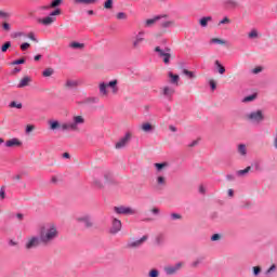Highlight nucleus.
<instances>
[{
	"mask_svg": "<svg viewBox=\"0 0 277 277\" xmlns=\"http://www.w3.org/2000/svg\"><path fill=\"white\" fill-rule=\"evenodd\" d=\"M39 237H41V243L49 246L53 243L57 237H60V229L55 223H44L39 228Z\"/></svg>",
	"mask_w": 277,
	"mask_h": 277,
	"instance_id": "nucleus-1",
	"label": "nucleus"
},
{
	"mask_svg": "<svg viewBox=\"0 0 277 277\" xmlns=\"http://www.w3.org/2000/svg\"><path fill=\"white\" fill-rule=\"evenodd\" d=\"M85 119L82 116H75L72 121L61 123V131H78L79 124H83Z\"/></svg>",
	"mask_w": 277,
	"mask_h": 277,
	"instance_id": "nucleus-2",
	"label": "nucleus"
},
{
	"mask_svg": "<svg viewBox=\"0 0 277 277\" xmlns=\"http://www.w3.org/2000/svg\"><path fill=\"white\" fill-rule=\"evenodd\" d=\"M246 119L249 122H251V124H261V122H263V120H265V115L263 114V110L258 109V110L248 113L246 115Z\"/></svg>",
	"mask_w": 277,
	"mask_h": 277,
	"instance_id": "nucleus-3",
	"label": "nucleus"
},
{
	"mask_svg": "<svg viewBox=\"0 0 277 277\" xmlns=\"http://www.w3.org/2000/svg\"><path fill=\"white\" fill-rule=\"evenodd\" d=\"M154 51L158 54V57H160L164 64H170V60L172 58V50L170 48L161 49V47H156Z\"/></svg>",
	"mask_w": 277,
	"mask_h": 277,
	"instance_id": "nucleus-4",
	"label": "nucleus"
},
{
	"mask_svg": "<svg viewBox=\"0 0 277 277\" xmlns=\"http://www.w3.org/2000/svg\"><path fill=\"white\" fill-rule=\"evenodd\" d=\"M183 265H185V263L176 262L175 264L164 266L163 272L166 276H176V274L183 269Z\"/></svg>",
	"mask_w": 277,
	"mask_h": 277,
	"instance_id": "nucleus-5",
	"label": "nucleus"
},
{
	"mask_svg": "<svg viewBox=\"0 0 277 277\" xmlns=\"http://www.w3.org/2000/svg\"><path fill=\"white\" fill-rule=\"evenodd\" d=\"M113 211L114 213H116V215H136L137 214V210L127 206H115L113 208Z\"/></svg>",
	"mask_w": 277,
	"mask_h": 277,
	"instance_id": "nucleus-6",
	"label": "nucleus"
},
{
	"mask_svg": "<svg viewBox=\"0 0 277 277\" xmlns=\"http://www.w3.org/2000/svg\"><path fill=\"white\" fill-rule=\"evenodd\" d=\"M40 243H42V239L40 236H31L27 239L25 243L26 250H36V248L40 247Z\"/></svg>",
	"mask_w": 277,
	"mask_h": 277,
	"instance_id": "nucleus-7",
	"label": "nucleus"
},
{
	"mask_svg": "<svg viewBox=\"0 0 277 277\" xmlns=\"http://www.w3.org/2000/svg\"><path fill=\"white\" fill-rule=\"evenodd\" d=\"M122 230V221L116 217L111 219V227L109 229L110 235H118Z\"/></svg>",
	"mask_w": 277,
	"mask_h": 277,
	"instance_id": "nucleus-8",
	"label": "nucleus"
},
{
	"mask_svg": "<svg viewBox=\"0 0 277 277\" xmlns=\"http://www.w3.org/2000/svg\"><path fill=\"white\" fill-rule=\"evenodd\" d=\"M131 132H127L126 135L123 137H121L115 145V148L117 150H121V148H126L127 144H129V142H131Z\"/></svg>",
	"mask_w": 277,
	"mask_h": 277,
	"instance_id": "nucleus-9",
	"label": "nucleus"
},
{
	"mask_svg": "<svg viewBox=\"0 0 277 277\" xmlns=\"http://www.w3.org/2000/svg\"><path fill=\"white\" fill-rule=\"evenodd\" d=\"M147 240H148V236H143L141 239H137V240H129L127 242V248H130V249L141 248V246H143L144 242Z\"/></svg>",
	"mask_w": 277,
	"mask_h": 277,
	"instance_id": "nucleus-10",
	"label": "nucleus"
},
{
	"mask_svg": "<svg viewBox=\"0 0 277 277\" xmlns=\"http://www.w3.org/2000/svg\"><path fill=\"white\" fill-rule=\"evenodd\" d=\"M77 222H80V224H84L87 228H92V226H94V222L92 221V216L90 214L79 216L77 219Z\"/></svg>",
	"mask_w": 277,
	"mask_h": 277,
	"instance_id": "nucleus-11",
	"label": "nucleus"
},
{
	"mask_svg": "<svg viewBox=\"0 0 277 277\" xmlns=\"http://www.w3.org/2000/svg\"><path fill=\"white\" fill-rule=\"evenodd\" d=\"M5 148H18L21 146H23V142H21V140H18L17 137H13L8 140L4 143Z\"/></svg>",
	"mask_w": 277,
	"mask_h": 277,
	"instance_id": "nucleus-12",
	"label": "nucleus"
},
{
	"mask_svg": "<svg viewBox=\"0 0 277 277\" xmlns=\"http://www.w3.org/2000/svg\"><path fill=\"white\" fill-rule=\"evenodd\" d=\"M237 154L242 159H246V157H248V146L243 143L238 144L237 145Z\"/></svg>",
	"mask_w": 277,
	"mask_h": 277,
	"instance_id": "nucleus-13",
	"label": "nucleus"
},
{
	"mask_svg": "<svg viewBox=\"0 0 277 277\" xmlns=\"http://www.w3.org/2000/svg\"><path fill=\"white\" fill-rule=\"evenodd\" d=\"M154 168L156 169L157 174L163 172L164 170H168L170 168V163L163 161V162H156L154 163Z\"/></svg>",
	"mask_w": 277,
	"mask_h": 277,
	"instance_id": "nucleus-14",
	"label": "nucleus"
},
{
	"mask_svg": "<svg viewBox=\"0 0 277 277\" xmlns=\"http://www.w3.org/2000/svg\"><path fill=\"white\" fill-rule=\"evenodd\" d=\"M161 18H168V14L157 15L154 18L147 19L145 22V27H153L157 21H161Z\"/></svg>",
	"mask_w": 277,
	"mask_h": 277,
	"instance_id": "nucleus-15",
	"label": "nucleus"
},
{
	"mask_svg": "<svg viewBox=\"0 0 277 277\" xmlns=\"http://www.w3.org/2000/svg\"><path fill=\"white\" fill-rule=\"evenodd\" d=\"M56 18L52 17V16H45L43 18H39L38 23H40L41 25H44L45 27H49V25H53V23H55Z\"/></svg>",
	"mask_w": 277,
	"mask_h": 277,
	"instance_id": "nucleus-16",
	"label": "nucleus"
},
{
	"mask_svg": "<svg viewBox=\"0 0 277 277\" xmlns=\"http://www.w3.org/2000/svg\"><path fill=\"white\" fill-rule=\"evenodd\" d=\"M174 92L175 90L172 87L167 85L162 89V96H164V98H172V96H174Z\"/></svg>",
	"mask_w": 277,
	"mask_h": 277,
	"instance_id": "nucleus-17",
	"label": "nucleus"
},
{
	"mask_svg": "<svg viewBox=\"0 0 277 277\" xmlns=\"http://www.w3.org/2000/svg\"><path fill=\"white\" fill-rule=\"evenodd\" d=\"M224 5L227 10H236V8H239V2L237 0H225Z\"/></svg>",
	"mask_w": 277,
	"mask_h": 277,
	"instance_id": "nucleus-18",
	"label": "nucleus"
},
{
	"mask_svg": "<svg viewBox=\"0 0 277 277\" xmlns=\"http://www.w3.org/2000/svg\"><path fill=\"white\" fill-rule=\"evenodd\" d=\"M211 21H213L212 16H203L199 19V25L202 28H207L209 27V23H211Z\"/></svg>",
	"mask_w": 277,
	"mask_h": 277,
	"instance_id": "nucleus-19",
	"label": "nucleus"
},
{
	"mask_svg": "<svg viewBox=\"0 0 277 277\" xmlns=\"http://www.w3.org/2000/svg\"><path fill=\"white\" fill-rule=\"evenodd\" d=\"M144 38H137L135 37L134 40L132 41V49L134 51H140L141 44L143 43Z\"/></svg>",
	"mask_w": 277,
	"mask_h": 277,
	"instance_id": "nucleus-20",
	"label": "nucleus"
},
{
	"mask_svg": "<svg viewBox=\"0 0 277 277\" xmlns=\"http://www.w3.org/2000/svg\"><path fill=\"white\" fill-rule=\"evenodd\" d=\"M98 0H74L75 5H94Z\"/></svg>",
	"mask_w": 277,
	"mask_h": 277,
	"instance_id": "nucleus-21",
	"label": "nucleus"
},
{
	"mask_svg": "<svg viewBox=\"0 0 277 277\" xmlns=\"http://www.w3.org/2000/svg\"><path fill=\"white\" fill-rule=\"evenodd\" d=\"M141 129L144 133H153L155 131V126L146 122L142 124Z\"/></svg>",
	"mask_w": 277,
	"mask_h": 277,
	"instance_id": "nucleus-22",
	"label": "nucleus"
},
{
	"mask_svg": "<svg viewBox=\"0 0 277 277\" xmlns=\"http://www.w3.org/2000/svg\"><path fill=\"white\" fill-rule=\"evenodd\" d=\"M169 78H170V83H172V85H179V75L173 74L172 71H169L168 74Z\"/></svg>",
	"mask_w": 277,
	"mask_h": 277,
	"instance_id": "nucleus-23",
	"label": "nucleus"
},
{
	"mask_svg": "<svg viewBox=\"0 0 277 277\" xmlns=\"http://www.w3.org/2000/svg\"><path fill=\"white\" fill-rule=\"evenodd\" d=\"M31 83V78L29 76L24 77L17 84V88H27Z\"/></svg>",
	"mask_w": 277,
	"mask_h": 277,
	"instance_id": "nucleus-24",
	"label": "nucleus"
},
{
	"mask_svg": "<svg viewBox=\"0 0 277 277\" xmlns=\"http://www.w3.org/2000/svg\"><path fill=\"white\" fill-rule=\"evenodd\" d=\"M49 124L51 131H57V129H62V123H60L57 120H50Z\"/></svg>",
	"mask_w": 277,
	"mask_h": 277,
	"instance_id": "nucleus-25",
	"label": "nucleus"
},
{
	"mask_svg": "<svg viewBox=\"0 0 277 277\" xmlns=\"http://www.w3.org/2000/svg\"><path fill=\"white\" fill-rule=\"evenodd\" d=\"M107 88H111L113 94H118V80H111L106 83Z\"/></svg>",
	"mask_w": 277,
	"mask_h": 277,
	"instance_id": "nucleus-26",
	"label": "nucleus"
},
{
	"mask_svg": "<svg viewBox=\"0 0 277 277\" xmlns=\"http://www.w3.org/2000/svg\"><path fill=\"white\" fill-rule=\"evenodd\" d=\"M214 66L217 70L219 75H224V72H226V67H224V65H222V63H220V61H215Z\"/></svg>",
	"mask_w": 277,
	"mask_h": 277,
	"instance_id": "nucleus-27",
	"label": "nucleus"
},
{
	"mask_svg": "<svg viewBox=\"0 0 277 277\" xmlns=\"http://www.w3.org/2000/svg\"><path fill=\"white\" fill-rule=\"evenodd\" d=\"M251 170H252V167H247L243 170H238V171H236V176H239V177L247 176Z\"/></svg>",
	"mask_w": 277,
	"mask_h": 277,
	"instance_id": "nucleus-28",
	"label": "nucleus"
},
{
	"mask_svg": "<svg viewBox=\"0 0 277 277\" xmlns=\"http://www.w3.org/2000/svg\"><path fill=\"white\" fill-rule=\"evenodd\" d=\"M156 185H157V187H166V176L158 175L156 177Z\"/></svg>",
	"mask_w": 277,
	"mask_h": 277,
	"instance_id": "nucleus-29",
	"label": "nucleus"
},
{
	"mask_svg": "<svg viewBox=\"0 0 277 277\" xmlns=\"http://www.w3.org/2000/svg\"><path fill=\"white\" fill-rule=\"evenodd\" d=\"M69 47H70V49H76L78 51H81V50L85 49L84 43H79L77 41H74V42L69 43Z\"/></svg>",
	"mask_w": 277,
	"mask_h": 277,
	"instance_id": "nucleus-30",
	"label": "nucleus"
},
{
	"mask_svg": "<svg viewBox=\"0 0 277 277\" xmlns=\"http://www.w3.org/2000/svg\"><path fill=\"white\" fill-rule=\"evenodd\" d=\"M253 101H256V93L243 97L241 103H253Z\"/></svg>",
	"mask_w": 277,
	"mask_h": 277,
	"instance_id": "nucleus-31",
	"label": "nucleus"
},
{
	"mask_svg": "<svg viewBox=\"0 0 277 277\" xmlns=\"http://www.w3.org/2000/svg\"><path fill=\"white\" fill-rule=\"evenodd\" d=\"M174 25V21H162L160 22V27H162L163 29H168L170 27H173Z\"/></svg>",
	"mask_w": 277,
	"mask_h": 277,
	"instance_id": "nucleus-32",
	"label": "nucleus"
},
{
	"mask_svg": "<svg viewBox=\"0 0 277 277\" xmlns=\"http://www.w3.org/2000/svg\"><path fill=\"white\" fill-rule=\"evenodd\" d=\"M65 85H66V88H69L70 90H72V88H77V85H79V81H77V80H67Z\"/></svg>",
	"mask_w": 277,
	"mask_h": 277,
	"instance_id": "nucleus-33",
	"label": "nucleus"
},
{
	"mask_svg": "<svg viewBox=\"0 0 277 277\" xmlns=\"http://www.w3.org/2000/svg\"><path fill=\"white\" fill-rule=\"evenodd\" d=\"M248 38L249 40H256L259 38V30L256 29H252L249 34H248Z\"/></svg>",
	"mask_w": 277,
	"mask_h": 277,
	"instance_id": "nucleus-34",
	"label": "nucleus"
},
{
	"mask_svg": "<svg viewBox=\"0 0 277 277\" xmlns=\"http://www.w3.org/2000/svg\"><path fill=\"white\" fill-rule=\"evenodd\" d=\"M64 3V0H52L50 3V8L52 9H60V5Z\"/></svg>",
	"mask_w": 277,
	"mask_h": 277,
	"instance_id": "nucleus-35",
	"label": "nucleus"
},
{
	"mask_svg": "<svg viewBox=\"0 0 277 277\" xmlns=\"http://www.w3.org/2000/svg\"><path fill=\"white\" fill-rule=\"evenodd\" d=\"M230 23H233V21H230L228 16H224V17L217 23V27H222V25H230Z\"/></svg>",
	"mask_w": 277,
	"mask_h": 277,
	"instance_id": "nucleus-36",
	"label": "nucleus"
},
{
	"mask_svg": "<svg viewBox=\"0 0 277 277\" xmlns=\"http://www.w3.org/2000/svg\"><path fill=\"white\" fill-rule=\"evenodd\" d=\"M276 264H272L271 267L266 269L265 276H272V274H276Z\"/></svg>",
	"mask_w": 277,
	"mask_h": 277,
	"instance_id": "nucleus-37",
	"label": "nucleus"
},
{
	"mask_svg": "<svg viewBox=\"0 0 277 277\" xmlns=\"http://www.w3.org/2000/svg\"><path fill=\"white\" fill-rule=\"evenodd\" d=\"M166 241V236H163V234H159L156 237V243L157 246H163V242Z\"/></svg>",
	"mask_w": 277,
	"mask_h": 277,
	"instance_id": "nucleus-38",
	"label": "nucleus"
},
{
	"mask_svg": "<svg viewBox=\"0 0 277 277\" xmlns=\"http://www.w3.org/2000/svg\"><path fill=\"white\" fill-rule=\"evenodd\" d=\"M100 94H103V96L107 95V83H100Z\"/></svg>",
	"mask_w": 277,
	"mask_h": 277,
	"instance_id": "nucleus-39",
	"label": "nucleus"
},
{
	"mask_svg": "<svg viewBox=\"0 0 277 277\" xmlns=\"http://www.w3.org/2000/svg\"><path fill=\"white\" fill-rule=\"evenodd\" d=\"M55 70L51 67L49 68H45L43 71H42V76L43 77H51L52 75H54Z\"/></svg>",
	"mask_w": 277,
	"mask_h": 277,
	"instance_id": "nucleus-40",
	"label": "nucleus"
},
{
	"mask_svg": "<svg viewBox=\"0 0 277 277\" xmlns=\"http://www.w3.org/2000/svg\"><path fill=\"white\" fill-rule=\"evenodd\" d=\"M210 44H226V40L219 39V38H212L210 40Z\"/></svg>",
	"mask_w": 277,
	"mask_h": 277,
	"instance_id": "nucleus-41",
	"label": "nucleus"
},
{
	"mask_svg": "<svg viewBox=\"0 0 277 277\" xmlns=\"http://www.w3.org/2000/svg\"><path fill=\"white\" fill-rule=\"evenodd\" d=\"M104 9L105 10H114V0H106L104 2Z\"/></svg>",
	"mask_w": 277,
	"mask_h": 277,
	"instance_id": "nucleus-42",
	"label": "nucleus"
},
{
	"mask_svg": "<svg viewBox=\"0 0 277 277\" xmlns=\"http://www.w3.org/2000/svg\"><path fill=\"white\" fill-rule=\"evenodd\" d=\"M202 261H205V256H199L197 258L193 263H192V267H198L200 265V263H202Z\"/></svg>",
	"mask_w": 277,
	"mask_h": 277,
	"instance_id": "nucleus-43",
	"label": "nucleus"
},
{
	"mask_svg": "<svg viewBox=\"0 0 277 277\" xmlns=\"http://www.w3.org/2000/svg\"><path fill=\"white\" fill-rule=\"evenodd\" d=\"M183 75H185L189 79H196V74H194V71H189L187 69H183Z\"/></svg>",
	"mask_w": 277,
	"mask_h": 277,
	"instance_id": "nucleus-44",
	"label": "nucleus"
},
{
	"mask_svg": "<svg viewBox=\"0 0 277 277\" xmlns=\"http://www.w3.org/2000/svg\"><path fill=\"white\" fill-rule=\"evenodd\" d=\"M150 213H153L156 217H159V215H161V209L154 207L150 210Z\"/></svg>",
	"mask_w": 277,
	"mask_h": 277,
	"instance_id": "nucleus-45",
	"label": "nucleus"
},
{
	"mask_svg": "<svg viewBox=\"0 0 277 277\" xmlns=\"http://www.w3.org/2000/svg\"><path fill=\"white\" fill-rule=\"evenodd\" d=\"M9 107L15 108V109H23V104L22 103H16V102H11Z\"/></svg>",
	"mask_w": 277,
	"mask_h": 277,
	"instance_id": "nucleus-46",
	"label": "nucleus"
},
{
	"mask_svg": "<svg viewBox=\"0 0 277 277\" xmlns=\"http://www.w3.org/2000/svg\"><path fill=\"white\" fill-rule=\"evenodd\" d=\"M62 14V9H54L49 15L52 18H55V16H60Z\"/></svg>",
	"mask_w": 277,
	"mask_h": 277,
	"instance_id": "nucleus-47",
	"label": "nucleus"
},
{
	"mask_svg": "<svg viewBox=\"0 0 277 277\" xmlns=\"http://www.w3.org/2000/svg\"><path fill=\"white\" fill-rule=\"evenodd\" d=\"M10 47H12V42H10V41L4 42V44H2V47H1L2 53H6L8 49H10Z\"/></svg>",
	"mask_w": 277,
	"mask_h": 277,
	"instance_id": "nucleus-48",
	"label": "nucleus"
},
{
	"mask_svg": "<svg viewBox=\"0 0 277 277\" xmlns=\"http://www.w3.org/2000/svg\"><path fill=\"white\" fill-rule=\"evenodd\" d=\"M116 18H117L118 21H127L128 16H127V13H124V12H119V13H117Z\"/></svg>",
	"mask_w": 277,
	"mask_h": 277,
	"instance_id": "nucleus-49",
	"label": "nucleus"
},
{
	"mask_svg": "<svg viewBox=\"0 0 277 277\" xmlns=\"http://www.w3.org/2000/svg\"><path fill=\"white\" fill-rule=\"evenodd\" d=\"M98 101H100L98 97H89L84 101V103L96 105V103H98Z\"/></svg>",
	"mask_w": 277,
	"mask_h": 277,
	"instance_id": "nucleus-50",
	"label": "nucleus"
},
{
	"mask_svg": "<svg viewBox=\"0 0 277 277\" xmlns=\"http://www.w3.org/2000/svg\"><path fill=\"white\" fill-rule=\"evenodd\" d=\"M148 277H159V269L153 268L148 273Z\"/></svg>",
	"mask_w": 277,
	"mask_h": 277,
	"instance_id": "nucleus-51",
	"label": "nucleus"
},
{
	"mask_svg": "<svg viewBox=\"0 0 277 277\" xmlns=\"http://www.w3.org/2000/svg\"><path fill=\"white\" fill-rule=\"evenodd\" d=\"M21 64H25V60H24V58H18V60L13 61V62L11 63L12 66H18V65H21Z\"/></svg>",
	"mask_w": 277,
	"mask_h": 277,
	"instance_id": "nucleus-52",
	"label": "nucleus"
},
{
	"mask_svg": "<svg viewBox=\"0 0 277 277\" xmlns=\"http://www.w3.org/2000/svg\"><path fill=\"white\" fill-rule=\"evenodd\" d=\"M252 269H253V276H259L262 272L261 266H254Z\"/></svg>",
	"mask_w": 277,
	"mask_h": 277,
	"instance_id": "nucleus-53",
	"label": "nucleus"
},
{
	"mask_svg": "<svg viewBox=\"0 0 277 277\" xmlns=\"http://www.w3.org/2000/svg\"><path fill=\"white\" fill-rule=\"evenodd\" d=\"M0 200H5V186L0 188Z\"/></svg>",
	"mask_w": 277,
	"mask_h": 277,
	"instance_id": "nucleus-54",
	"label": "nucleus"
},
{
	"mask_svg": "<svg viewBox=\"0 0 277 277\" xmlns=\"http://www.w3.org/2000/svg\"><path fill=\"white\" fill-rule=\"evenodd\" d=\"M251 72L253 75H259V72H263V67L258 66V67L253 68Z\"/></svg>",
	"mask_w": 277,
	"mask_h": 277,
	"instance_id": "nucleus-55",
	"label": "nucleus"
},
{
	"mask_svg": "<svg viewBox=\"0 0 277 277\" xmlns=\"http://www.w3.org/2000/svg\"><path fill=\"white\" fill-rule=\"evenodd\" d=\"M183 216L179 213H171V220H182Z\"/></svg>",
	"mask_w": 277,
	"mask_h": 277,
	"instance_id": "nucleus-56",
	"label": "nucleus"
},
{
	"mask_svg": "<svg viewBox=\"0 0 277 277\" xmlns=\"http://www.w3.org/2000/svg\"><path fill=\"white\" fill-rule=\"evenodd\" d=\"M30 47H31V44H29L28 42H24L21 44L22 51H27V49H29Z\"/></svg>",
	"mask_w": 277,
	"mask_h": 277,
	"instance_id": "nucleus-57",
	"label": "nucleus"
},
{
	"mask_svg": "<svg viewBox=\"0 0 277 277\" xmlns=\"http://www.w3.org/2000/svg\"><path fill=\"white\" fill-rule=\"evenodd\" d=\"M222 239V236L220 234H214L211 237V241H220Z\"/></svg>",
	"mask_w": 277,
	"mask_h": 277,
	"instance_id": "nucleus-58",
	"label": "nucleus"
},
{
	"mask_svg": "<svg viewBox=\"0 0 277 277\" xmlns=\"http://www.w3.org/2000/svg\"><path fill=\"white\" fill-rule=\"evenodd\" d=\"M27 38H29V40H32V42H38V39L36 38V35H34V32H29L27 35Z\"/></svg>",
	"mask_w": 277,
	"mask_h": 277,
	"instance_id": "nucleus-59",
	"label": "nucleus"
},
{
	"mask_svg": "<svg viewBox=\"0 0 277 277\" xmlns=\"http://www.w3.org/2000/svg\"><path fill=\"white\" fill-rule=\"evenodd\" d=\"M0 18H10V13L0 11Z\"/></svg>",
	"mask_w": 277,
	"mask_h": 277,
	"instance_id": "nucleus-60",
	"label": "nucleus"
},
{
	"mask_svg": "<svg viewBox=\"0 0 277 277\" xmlns=\"http://www.w3.org/2000/svg\"><path fill=\"white\" fill-rule=\"evenodd\" d=\"M209 85H210L211 90H215L217 88V84L213 80L209 81Z\"/></svg>",
	"mask_w": 277,
	"mask_h": 277,
	"instance_id": "nucleus-61",
	"label": "nucleus"
},
{
	"mask_svg": "<svg viewBox=\"0 0 277 277\" xmlns=\"http://www.w3.org/2000/svg\"><path fill=\"white\" fill-rule=\"evenodd\" d=\"M93 184L95 185V187H98V188L103 187V183H101V181L98 180H94Z\"/></svg>",
	"mask_w": 277,
	"mask_h": 277,
	"instance_id": "nucleus-62",
	"label": "nucleus"
},
{
	"mask_svg": "<svg viewBox=\"0 0 277 277\" xmlns=\"http://www.w3.org/2000/svg\"><path fill=\"white\" fill-rule=\"evenodd\" d=\"M34 129H35L34 126L28 124V126L26 127V133H31V131H34Z\"/></svg>",
	"mask_w": 277,
	"mask_h": 277,
	"instance_id": "nucleus-63",
	"label": "nucleus"
},
{
	"mask_svg": "<svg viewBox=\"0 0 277 277\" xmlns=\"http://www.w3.org/2000/svg\"><path fill=\"white\" fill-rule=\"evenodd\" d=\"M226 180L227 181H235V175L234 174H227Z\"/></svg>",
	"mask_w": 277,
	"mask_h": 277,
	"instance_id": "nucleus-64",
	"label": "nucleus"
}]
</instances>
